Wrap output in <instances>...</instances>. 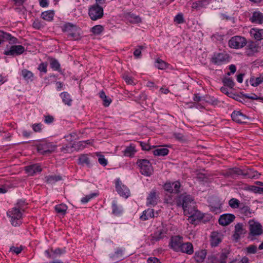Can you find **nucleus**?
<instances>
[{"label": "nucleus", "instance_id": "obj_17", "mask_svg": "<svg viewBox=\"0 0 263 263\" xmlns=\"http://www.w3.org/2000/svg\"><path fill=\"white\" fill-rule=\"evenodd\" d=\"M246 54L248 56H252L255 53L258 52L259 46L254 42H249L247 44Z\"/></svg>", "mask_w": 263, "mask_h": 263}, {"label": "nucleus", "instance_id": "obj_28", "mask_svg": "<svg viewBox=\"0 0 263 263\" xmlns=\"http://www.w3.org/2000/svg\"><path fill=\"white\" fill-rule=\"evenodd\" d=\"M244 170H241L239 168L234 167L229 169L226 173V175L228 176L232 177L234 178L235 176L242 175H243Z\"/></svg>", "mask_w": 263, "mask_h": 263}, {"label": "nucleus", "instance_id": "obj_60", "mask_svg": "<svg viewBox=\"0 0 263 263\" xmlns=\"http://www.w3.org/2000/svg\"><path fill=\"white\" fill-rule=\"evenodd\" d=\"M174 137L179 141H182L184 140L183 134L178 133H174L173 134Z\"/></svg>", "mask_w": 263, "mask_h": 263}, {"label": "nucleus", "instance_id": "obj_24", "mask_svg": "<svg viewBox=\"0 0 263 263\" xmlns=\"http://www.w3.org/2000/svg\"><path fill=\"white\" fill-rule=\"evenodd\" d=\"M243 173V176L246 178H258L260 176V174L257 171L251 168L244 170Z\"/></svg>", "mask_w": 263, "mask_h": 263}, {"label": "nucleus", "instance_id": "obj_25", "mask_svg": "<svg viewBox=\"0 0 263 263\" xmlns=\"http://www.w3.org/2000/svg\"><path fill=\"white\" fill-rule=\"evenodd\" d=\"M206 255V250L205 249L196 251L195 253L194 258L198 263L203 262Z\"/></svg>", "mask_w": 263, "mask_h": 263}, {"label": "nucleus", "instance_id": "obj_54", "mask_svg": "<svg viewBox=\"0 0 263 263\" xmlns=\"http://www.w3.org/2000/svg\"><path fill=\"white\" fill-rule=\"evenodd\" d=\"M248 254H255L257 252V247L255 245H250L246 248Z\"/></svg>", "mask_w": 263, "mask_h": 263}, {"label": "nucleus", "instance_id": "obj_37", "mask_svg": "<svg viewBox=\"0 0 263 263\" xmlns=\"http://www.w3.org/2000/svg\"><path fill=\"white\" fill-rule=\"evenodd\" d=\"M79 164H86L88 166H90V160L87 154H82L79 156Z\"/></svg>", "mask_w": 263, "mask_h": 263}, {"label": "nucleus", "instance_id": "obj_14", "mask_svg": "<svg viewBox=\"0 0 263 263\" xmlns=\"http://www.w3.org/2000/svg\"><path fill=\"white\" fill-rule=\"evenodd\" d=\"M235 219V216L232 214H224L221 215L218 222L220 225L226 226L232 222Z\"/></svg>", "mask_w": 263, "mask_h": 263}, {"label": "nucleus", "instance_id": "obj_2", "mask_svg": "<svg viewBox=\"0 0 263 263\" xmlns=\"http://www.w3.org/2000/svg\"><path fill=\"white\" fill-rule=\"evenodd\" d=\"M231 59V56L226 52H214L211 59V62L215 65H221L229 62Z\"/></svg>", "mask_w": 263, "mask_h": 263}, {"label": "nucleus", "instance_id": "obj_8", "mask_svg": "<svg viewBox=\"0 0 263 263\" xmlns=\"http://www.w3.org/2000/svg\"><path fill=\"white\" fill-rule=\"evenodd\" d=\"M184 215H190L189 217V220L192 224H195L196 221H199L203 218V214L198 211L196 206L189 211V213H185Z\"/></svg>", "mask_w": 263, "mask_h": 263}, {"label": "nucleus", "instance_id": "obj_61", "mask_svg": "<svg viewBox=\"0 0 263 263\" xmlns=\"http://www.w3.org/2000/svg\"><path fill=\"white\" fill-rule=\"evenodd\" d=\"M220 91L222 93L227 95L228 97L231 98L232 97V96L233 95V93H232V92H229L228 91V89L224 86L220 88Z\"/></svg>", "mask_w": 263, "mask_h": 263}, {"label": "nucleus", "instance_id": "obj_6", "mask_svg": "<svg viewBox=\"0 0 263 263\" xmlns=\"http://www.w3.org/2000/svg\"><path fill=\"white\" fill-rule=\"evenodd\" d=\"M88 15L92 21H96L103 16V9L101 6L92 5L88 9Z\"/></svg>", "mask_w": 263, "mask_h": 263}, {"label": "nucleus", "instance_id": "obj_41", "mask_svg": "<svg viewBox=\"0 0 263 263\" xmlns=\"http://www.w3.org/2000/svg\"><path fill=\"white\" fill-rule=\"evenodd\" d=\"M103 30L104 27L101 25H96L92 27L90 29V31L96 35L100 34L103 31Z\"/></svg>", "mask_w": 263, "mask_h": 263}, {"label": "nucleus", "instance_id": "obj_58", "mask_svg": "<svg viewBox=\"0 0 263 263\" xmlns=\"http://www.w3.org/2000/svg\"><path fill=\"white\" fill-rule=\"evenodd\" d=\"M99 163L103 166H105L107 164V160L106 159L104 156L100 155L98 159Z\"/></svg>", "mask_w": 263, "mask_h": 263}, {"label": "nucleus", "instance_id": "obj_21", "mask_svg": "<svg viewBox=\"0 0 263 263\" xmlns=\"http://www.w3.org/2000/svg\"><path fill=\"white\" fill-rule=\"evenodd\" d=\"M179 252L185 253L188 255H191L194 253L193 246L191 242H183L180 248Z\"/></svg>", "mask_w": 263, "mask_h": 263}, {"label": "nucleus", "instance_id": "obj_62", "mask_svg": "<svg viewBox=\"0 0 263 263\" xmlns=\"http://www.w3.org/2000/svg\"><path fill=\"white\" fill-rule=\"evenodd\" d=\"M244 96L246 98L251 99V100H263V98H261L260 97H257L255 93H252V96H249L247 94L244 95Z\"/></svg>", "mask_w": 263, "mask_h": 263}, {"label": "nucleus", "instance_id": "obj_47", "mask_svg": "<svg viewBox=\"0 0 263 263\" xmlns=\"http://www.w3.org/2000/svg\"><path fill=\"white\" fill-rule=\"evenodd\" d=\"M22 74L25 79L32 80L31 79L33 77V74L31 71L27 69H23L22 71Z\"/></svg>", "mask_w": 263, "mask_h": 263}, {"label": "nucleus", "instance_id": "obj_18", "mask_svg": "<svg viewBox=\"0 0 263 263\" xmlns=\"http://www.w3.org/2000/svg\"><path fill=\"white\" fill-rule=\"evenodd\" d=\"M25 171L29 175L33 176L37 173L41 172L42 168L40 164L36 163L26 166Z\"/></svg>", "mask_w": 263, "mask_h": 263}, {"label": "nucleus", "instance_id": "obj_20", "mask_svg": "<svg viewBox=\"0 0 263 263\" xmlns=\"http://www.w3.org/2000/svg\"><path fill=\"white\" fill-rule=\"evenodd\" d=\"M249 20L252 23H255L257 24H263V13L260 11H254L252 13V16L250 18Z\"/></svg>", "mask_w": 263, "mask_h": 263}, {"label": "nucleus", "instance_id": "obj_53", "mask_svg": "<svg viewBox=\"0 0 263 263\" xmlns=\"http://www.w3.org/2000/svg\"><path fill=\"white\" fill-rule=\"evenodd\" d=\"M174 21L177 24H182L184 22V19L182 13H178L174 18Z\"/></svg>", "mask_w": 263, "mask_h": 263}, {"label": "nucleus", "instance_id": "obj_26", "mask_svg": "<svg viewBox=\"0 0 263 263\" xmlns=\"http://www.w3.org/2000/svg\"><path fill=\"white\" fill-rule=\"evenodd\" d=\"M155 217L154 210L153 209H148L144 211L142 214L140 216V219L141 220L145 221L149 218Z\"/></svg>", "mask_w": 263, "mask_h": 263}, {"label": "nucleus", "instance_id": "obj_57", "mask_svg": "<svg viewBox=\"0 0 263 263\" xmlns=\"http://www.w3.org/2000/svg\"><path fill=\"white\" fill-rule=\"evenodd\" d=\"M143 48V46H139L138 48L135 50L134 51V55L135 57V58H140L141 57V50Z\"/></svg>", "mask_w": 263, "mask_h": 263}, {"label": "nucleus", "instance_id": "obj_12", "mask_svg": "<svg viewBox=\"0 0 263 263\" xmlns=\"http://www.w3.org/2000/svg\"><path fill=\"white\" fill-rule=\"evenodd\" d=\"M232 120L239 124L246 123L247 122L249 118L240 111L234 110L231 114Z\"/></svg>", "mask_w": 263, "mask_h": 263}, {"label": "nucleus", "instance_id": "obj_10", "mask_svg": "<svg viewBox=\"0 0 263 263\" xmlns=\"http://www.w3.org/2000/svg\"><path fill=\"white\" fill-rule=\"evenodd\" d=\"M183 243L182 237L174 236L171 237L169 242V246L174 251L179 252Z\"/></svg>", "mask_w": 263, "mask_h": 263}, {"label": "nucleus", "instance_id": "obj_44", "mask_svg": "<svg viewBox=\"0 0 263 263\" xmlns=\"http://www.w3.org/2000/svg\"><path fill=\"white\" fill-rule=\"evenodd\" d=\"M229 205L233 209L238 208L240 206V201L236 198H232L229 201Z\"/></svg>", "mask_w": 263, "mask_h": 263}, {"label": "nucleus", "instance_id": "obj_59", "mask_svg": "<svg viewBox=\"0 0 263 263\" xmlns=\"http://www.w3.org/2000/svg\"><path fill=\"white\" fill-rule=\"evenodd\" d=\"M51 252H53V254L54 256L57 257V255H60L61 254L65 253V251L64 250H62L60 248H57L55 250H53L52 249H51Z\"/></svg>", "mask_w": 263, "mask_h": 263}, {"label": "nucleus", "instance_id": "obj_3", "mask_svg": "<svg viewBox=\"0 0 263 263\" xmlns=\"http://www.w3.org/2000/svg\"><path fill=\"white\" fill-rule=\"evenodd\" d=\"M247 43V40L245 37L235 35L229 40L228 45L231 48L238 49L246 46Z\"/></svg>", "mask_w": 263, "mask_h": 263}, {"label": "nucleus", "instance_id": "obj_56", "mask_svg": "<svg viewBox=\"0 0 263 263\" xmlns=\"http://www.w3.org/2000/svg\"><path fill=\"white\" fill-rule=\"evenodd\" d=\"M43 125L41 123H35L32 125V129L34 132H41L42 130Z\"/></svg>", "mask_w": 263, "mask_h": 263}, {"label": "nucleus", "instance_id": "obj_32", "mask_svg": "<svg viewBox=\"0 0 263 263\" xmlns=\"http://www.w3.org/2000/svg\"><path fill=\"white\" fill-rule=\"evenodd\" d=\"M123 152L125 156L133 157L136 152V150L135 146L130 145V146H127Z\"/></svg>", "mask_w": 263, "mask_h": 263}, {"label": "nucleus", "instance_id": "obj_49", "mask_svg": "<svg viewBox=\"0 0 263 263\" xmlns=\"http://www.w3.org/2000/svg\"><path fill=\"white\" fill-rule=\"evenodd\" d=\"M230 254V252L228 250H225L222 252L219 256V260L221 263H226V260L228 257V255Z\"/></svg>", "mask_w": 263, "mask_h": 263}, {"label": "nucleus", "instance_id": "obj_50", "mask_svg": "<svg viewBox=\"0 0 263 263\" xmlns=\"http://www.w3.org/2000/svg\"><path fill=\"white\" fill-rule=\"evenodd\" d=\"M62 179V177L60 176L52 175L49 176L47 178V182L49 183H53Z\"/></svg>", "mask_w": 263, "mask_h": 263}, {"label": "nucleus", "instance_id": "obj_19", "mask_svg": "<svg viewBox=\"0 0 263 263\" xmlns=\"http://www.w3.org/2000/svg\"><path fill=\"white\" fill-rule=\"evenodd\" d=\"M147 205L155 206L157 204L158 194L156 190H152L147 197Z\"/></svg>", "mask_w": 263, "mask_h": 263}, {"label": "nucleus", "instance_id": "obj_40", "mask_svg": "<svg viewBox=\"0 0 263 263\" xmlns=\"http://www.w3.org/2000/svg\"><path fill=\"white\" fill-rule=\"evenodd\" d=\"M224 86L229 87L230 88H233L235 85V83L231 78L226 77L222 79V81Z\"/></svg>", "mask_w": 263, "mask_h": 263}, {"label": "nucleus", "instance_id": "obj_13", "mask_svg": "<svg viewBox=\"0 0 263 263\" xmlns=\"http://www.w3.org/2000/svg\"><path fill=\"white\" fill-rule=\"evenodd\" d=\"M25 51V48L22 45H13L10 49L4 51V54L6 55H17L22 54Z\"/></svg>", "mask_w": 263, "mask_h": 263}, {"label": "nucleus", "instance_id": "obj_23", "mask_svg": "<svg viewBox=\"0 0 263 263\" xmlns=\"http://www.w3.org/2000/svg\"><path fill=\"white\" fill-rule=\"evenodd\" d=\"M250 34L256 41H261L263 39V29L252 28L250 30Z\"/></svg>", "mask_w": 263, "mask_h": 263}, {"label": "nucleus", "instance_id": "obj_4", "mask_svg": "<svg viewBox=\"0 0 263 263\" xmlns=\"http://www.w3.org/2000/svg\"><path fill=\"white\" fill-rule=\"evenodd\" d=\"M7 215L11 217V222L12 226L14 227L19 226L22 223V213L20 209L16 207L12 208L7 212Z\"/></svg>", "mask_w": 263, "mask_h": 263}, {"label": "nucleus", "instance_id": "obj_7", "mask_svg": "<svg viewBox=\"0 0 263 263\" xmlns=\"http://www.w3.org/2000/svg\"><path fill=\"white\" fill-rule=\"evenodd\" d=\"M37 151L42 154L51 153L54 151V146L50 142L46 141H42L36 145Z\"/></svg>", "mask_w": 263, "mask_h": 263}, {"label": "nucleus", "instance_id": "obj_22", "mask_svg": "<svg viewBox=\"0 0 263 263\" xmlns=\"http://www.w3.org/2000/svg\"><path fill=\"white\" fill-rule=\"evenodd\" d=\"M125 17L132 24H138L141 22V18L139 15L132 12H127L125 14Z\"/></svg>", "mask_w": 263, "mask_h": 263}, {"label": "nucleus", "instance_id": "obj_29", "mask_svg": "<svg viewBox=\"0 0 263 263\" xmlns=\"http://www.w3.org/2000/svg\"><path fill=\"white\" fill-rule=\"evenodd\" d=\"M60 97L62 99V102L68 106H71L72 100L70 95L66 91L63 92L60 94Z\"/></svg>", "mask_w": 263, "mask_h": 263}, {"label": "nucleus", "instance_id": "obj_52", "mask_svg": "<svg viewBox=\"0 0 263 263\" xmlns=\"http://www.w3.org/2000/svg\"><path fill=\"white\" fill-rule=\"evenodd\" d=\"M47 66L48 63L47 62H42L39 65L37 69L40 72H43L45 73H46L47 72Z\"/></svg>", "mask_w": 263, "mask_h": 263}, {"label": "nucleus", "instance_id": "obj_15", "mask_svg": "<svg viewBox=\"0 0 263 263\" xmlns=\"http://www.w3.org/2000/svg\"><path fill=\"white\" fill-rule=\"evenodd\" d=\"M246 232L244 228V225L242 223H238L235 226L234 233L233 235V239L237 241L240 238V236L245 234Z\"/></svg>", "mask_w": 263, "mask_h": 263}, {"label": "nucleus", "instance_id": "obj_5", "mask_svg": "<svg viewBox=\"0 0 263 263\" xmlns=\"http://www.w3.org/2000/svg\"><path fill=\"white\" fill-rule=\"evenodd\" d=\"M137 164L140 168V172L141 174L149 176L153 171V167L149 161L147 159H138Z\"/></svg>", "mask_w": 263, "mask_h": 263}, {"label": "nucleus", "instance_id": "obj_27", "mask_svg": "<svg viewBox=\"0 0 263 263\" xmlns=\"http://www.w3.org/2000/svg\"><path fill=\"white\" fill-rule=\"evenodd\" d=\"M48 59L49 61L50 66L53 70L59 72L61 71V65L57 59L51 57H49Z\"/></svg>", "mask_w": 263, "mask_h": 263}, {"label": "nucleus", "instance_id": "obj_45", "mask_svg": "<svg viewBox=\"0 0 263 263\" xmlns=\"http://www.w3.org/2000/svg\"><path fill=\"white\" fill-rule=\"evenodd\" d=\"M45 23L39 19H35L32 24V27L35 29H41L44 27Z\"/></svg>", "mask_w": 263, "mask_h": 263}, {"label": "nucleus", "instance_id": "obj_31", "mask_svg": "<svg viewBox=\"0 0 263 263\" xmlns=\"http://www.w3.org/2000/svg\"><path fill=\"white\" fill-rule=\"evenodd\" d=\"M263 82V74H260L259 77H251L250 79V83L252 86H257Z\"/></svg>", "mask_w": 263, "mask_h": 263}, {"label": "nucleus", "instance_id": "obj_55", "mask_svg": "<svg viewBox=\"0 0 263 263\" xmlns=\"http://www.w3.org/2000/svg\"><path fill=\"white\" fill-rule=\"evenodd\" d=\"M164 235L162 231H158L154 233L153 236L154 240L156 241H159L161 239L163 238Z\"/></svg>", "mask_w": 263, "mask_h": 263}, {"label": "nucleus", "instance_id": "obj_34", "mask_svg": "<svg viewBox=\"0 0 263 263\" xmlns=\"http://www.w3.org/2000/svg\"><path fill=\"white\" fill-rule=\"evenodd\" d=\"M239 210L240 213L245 216L249 217H251L252 211L249 206L241 204L239 207Z\"/></svg>", "mask_w": 263, "mask_h": 263}, {"label": "nucleus", "instance_id": "obj_16", "mask_svg": "<svg viewBox=\"0 0 263 263\" xmlns=\"http://www.w3.org/2000/svg\"><path fill=\"white\" fill-rule=\"evenodd\" d=\"M249 234L252 236H258L262 233V226L259 222H254L253 224H250Z\"/></svg>", "mask_w": 263, "mask_h": 263}, {"label": "nucleus", "instance_id": "obj_38", "mask_svg": "<svg viewBox=\"0 0 263 263\" xmlns=\"http://www.w3.org/2000/svg\"><path fill=\"white\" fill-rule=\"evenodd\" d=\"M210 207L211 211L215 214H218L221 212V204L219 201L216 202L215 204H211Z\"/></svg>", "mask_w": 263, "mask_h": 263}, {"label": "nucleus", "instance_id": "obj_33", "mask_svg": "<svg viewBox=\"0 0 263 263\" xmlns=\"http://www.w3.org/2000/svg\"><path fill=\"white\" fill-rule=\"evenodd\" d=\"M54 16V12L52 10H48L43 12L41 14V17L47 21H51Z\"/></svg>", "mask_w": 263, "mask_h": 263}, {"label": "nucleus", "instance_id": "obj_46", "mask_svg": "<svg viewBox=\"0 0 263 263\" xmlns=\"http://www.w3.org/2000/svg\"><path fill=\"white\" fill-rule=\"evenodd\" d=\"M244 95L245 94L242 92H240V95L233 93L232 98L234 100L244 104L247 102V101L246 100V98L244 96Z\"/></svg>", "mask_w": 263, "mask_h": 263}, {"label": "nucleus", "instance_id": "obj_51", "mask_svg": "<svg viewBox=\"0 0 263 263\" xmlns=\"http://www.w3.org/2000/svg\"><path fill=\"white\" fill-rule=\"evenodd\" d=\"M112 214L115 215H118L121 213V211L120 210L116 202L114 201L112 202Z\"/></svg>", "mask_w": 263, "mask_h": 263}, {"label": "nucleus", "instance_id": "obj_43", "mask_svg": "<svg viewBox=\"0 0 263 263\" xmlns=\"http://www.w3.org/2000/svg\"><path fill=\"white\" fill-rule=\"evenodd\" d=\"M67 36L68 38L72 40H78L80 39V34L78 32V29L74 30V31L70 33H67Z\"/></svg>", "mask_w": 263, "mask_h": 263}, {"label": "nucleus", "instance_id": "obj_11", "mask_svg": "<svg viewBox=\"0 0 263 263\" xmlns=\"http://www.w3.org/2000/svg\"><path fill=\"white\" fill-rule=\"evenodd\" d=\"M181 184L179 181H176L173 182H166L163 187L165 191L170 193H178L180 191Z\"/></svg>", "mask_w": 263, "mask_h": 263}, {"label": "nucleus", "instance_id": "obj_9", "mask_svg": "<svg viewBox=\"0 0 263 263\" xmlns=\"http://www.w3.org/2000/svg\"><path fill=\"white\" fill-rule=\"evenodd\" d=\"M116 190L118 193L122 197L127 198L130 195L129 189L123 183L120 179L116 180Z\"/></svg>", "mask_w": 263, "mask_h": 263}, {"label": "nucleus", "instance_id": "obj_36", "mask_svg": "<svg viewBox=\"0 0 263 263\" xmlns=\"http://www.w3.org/2000/svg\"><path fill=\"white\" fill-rule=\"evenodd\" d=\"M221 242V239L217 236L216 232H213L211 238V245L212 247H216Z\"/></svg>", "mask_w": 263, "mask_h": 263}, {"label": "nucleus", "instance_id": "obj_1", "mask_svg": "<svg viewBox=\"0 0 263 263\" xmlns=\"http://www.w3.org/2000/svg\"><path fill=\"white\" fill-rule=\"evenodd\" d=\"M177 205L183 208L184 214L195 206V202L193 197L190 195L182 194L180 195L176 201Z\"/></svg>", "mask_w": 263, "mask_h": 263}, {"label": "nucleus", "instance_id": "obj_35", "mask_svg": "<svg viewBox=\"0 0 263 263\" xmlns=\"http://www.w3.org/2000/svg\"><path fill=\"white\" fill-rule=\"evenodd\" d=\"M54 209L57 213L61 215H65L67 210V206L64 204H60L55 205Z\"/></svg>", "mask_w": 263, "mask_h": 263}, {"label": "nucleus", "instance_id": "obj_39", "mask_svg": "<svg viewBox=\"0 0 263 263\" xmlns=\"http://www.w3.org/2000/svg\"><path fill=\"white\" fill-rule=\"evenodd\" d=\"M168 149L166 148H157L153 151V154L155 156H164L168 154Z\"/></svg>", "mask_w": 263, "mask_h": 263}, {"label": "nucleus", "instance_id": "obj_64", "mask_svg": "<svg viewBox=\"0 0 263 263\" xmlns=\"http://www.w3.org/2000/svg\"><path fill=\"white\" fill-rule=\"evenodd\" d=\"M26 205V203L25 200H20L17 201L16 205V208L18 209H21L22 208H23L24 206Z\"/></svg>", "mask_w": 263, "mask_h": 263}, {"label": "nucleus", "instance_id": "obj_42", "mask_svg": "<svg viewBox=\"0 0 263 263\" xmlns=\"http://www.w3.org/2000/svg\"><path fill=\"white\" fill-rule=\"evenodd\" d=\"M156 66L159 69H165L168 66V64L163 61L162 60L158 58L156 60Z\"/></svg>", "mask_w": 263, "mask_h": 263}, {"label": "nucleus", "instance_id": "obj_63", "mask_svg": "<svg viewBox=\"0 0 263 263\" xmlns=\"http://www.w3.org/2000/svg\"><path fill=\"white\" fill-rule=\"evenodd\" d=\"M54 118L50 115L45 116L44 122L47 124H50L53 122Z\"/></svg>", "mask_w": 263, "mask_h": 263}, {"label": "nucleus", "instance_id": "obj_48", "mask_svg": "<svg viewBox=\"0 0 263 263\" xmlns=\"http://www.w3.org/2000/svg\"><path fill=\"white\" fill-rule=\"evenodd\" d=\"M98 195V193H91L89 195H86L84 197H83L81 199V202H82L83 203H87L88 201H89L90 200V199H91L92 198H93L94 197H97Z\"/></svg>", "mask_w": 263, "mask_h": 263}, {"label": "nucleus", "instance_id": "obj_30", "mask_svg": "<svg viewBox=\"0 0 263 263\" xmlns=\"http://www.w3.org/2000/svg\"><path fill=\"white\" fill-rule=\"evenodd\" d=\"M61 28L62 31L67 32V34L71 33L74 30H77L76 25L70 23H66Z\"/></svg>", "mask_w": 263, "mask_h": 263}]
</instances>
